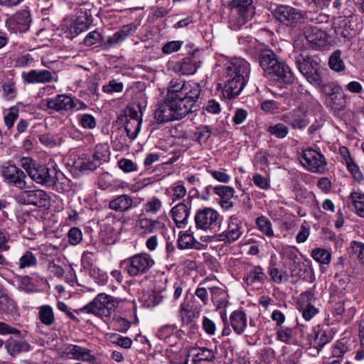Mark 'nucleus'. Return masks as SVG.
<instances>
[{
    "instance_id": "f257e3e1",
    "label": "nucleus",
    "mask_w": 364,
    "mask_h": 364,
    "mask_svg": "<svg viewBox=\"0 0 364 364\" xmlns=\"http://www.w3.org/2000/svg\"><path fill=\"white\" fill-rule=\"evenodd\" d=\"M200 92V86L197 82L172 79L167 87L164 102L155 111L157 123L164 124L186 117L193 109Z\"/></svg>"
},
{
    "instance_id": "f03ea898",
    "label": "nucleus",
    "mask_w": 364,
    "mask_h": 364,
    "mask_svg": "<svg viewBox=\"0 0 364 364\" xmlns=\"http://www.w3.org/2000/svg\"><path fill=\"white\" fill-rule=\"evenodd\" d=\"M29 177L38 184L58 191H64L70 183L63 172L45 164H38Z\"/></svg>"
},
{
    "instance_id": "7ed1b4c3",
    "label": "nucleus",
    "mask_w": 364,
    "mask_h": 364,
    "mask_svg": "<svg viewBox=\"0 0 364 364\" xmlns=\"http://www.w3.org/2000/svg\"><path fill=\"white\" fill-rule=\"evenodd\" d=\"M259 65L267 76L276 77L284 83L294 80V75L289 67L278 60L270 50L262 51L259 55Z\"/></svg>"
},
{
    "instance_id": "20e7f679",
    "label": "nucleus",
    "mask_w": 364,
    "mask_h": 364,
    "mask_svg": "<svg viewBox=\"0 0 364 364\" xmlns=\"http://www.w3.org/2000/svg\"><path fill=\"white\" fill-rule=\"evenodd\" d=\"M249 63L241 58L229 61V99L238 96L245 86L250 74Z\"/></svg>"
},
{
    "instance_id": "39448f33",
    "label": "nucleus",
    "mask_w": 364,
    "mask_h": 364,
    "mask_svg": "<svg viewBox=\"0 0 364 364\" xmlns=\"http://www.w3.org/2000/svg\"><path fill=\"white\" fill-rule=\"evenodd\" d=\"M120 299L100 293L87 305L75 310L77 314H92L100 317H108L119 306Z\"/></svg>"
},
{
    "instance_id": "423d86ee",
    "label": "nucleus",
    "mask_w": 364,
    "mask_h": 364,
    "mask_svg": "<svg viewBox=\"0 0 364 364\" xmlns=\"http://www.w3.org/2000/svg\"><path fill=\"white\" fill-rule=\"evenodd\" d=\"M154 264L153 257L147 252H142L122 260L119 267L129 277H137L149 272Z\"/></svg>"
},
{
    "instance_id": "0eeeda50",
    "label": "nucleus",
    "mask_w": 364,
    "mask_h": 364,
    "mask_svg": "<svg viewBox=\"0 0 364 364\" xmlns=\"http://www.w3.org/2000/svg\"><path fill=\"white\" fill-rule=\"evenodd\" d=\"M294 57L299 72L314 87L321 85V65L316 58L295 50Z\"/></svg>"
},
{
    "instance_id": "6e6552de",
    "label": "nucleus",
    "mask_w": 364,
    "mask_h": 364,
    "mask_svg": "<svg viewBox=\"0 0 364 364\" xmlns=\"http://www.w3.org/2000/svg\"><path fill=\"white\" fill-rule=\"evenodd\" d=\"M328 41L326 33L317 26H306L302 35L294 40L295 50L323 46Z\"/></svg>"
},
{
    "instance_id": "1a4fd4ad",
    "label": "nucleus",
    "mask_w": 364,
    "mask_h": 364,
    "mask_svg": "<svg viewBox=\"0 0 364 364\" xmlns=\"http://www.w3.org/2000/svg\"><path fill=\"white\" fill-rule=\"evenodd\" d=\"M0 176L4 183L21 191L28 188L27 174L11 161L4 162L0 166Z\"/></svg>"
},
{
    "instance_id": "9d476101",
    "label": "nucleus",
    "mask_w": 364,
    "mask_h": 364,
    "mask_svg": "<svg viewBox=\"0 0 364 364\" xmlns=\"http://www.w3.org/2000/svg\"><path fill=\"white\" fill-rule=\"evenodd\" d=\"M230 6L231 27L239 29L252 18V0H232Z\"/></svg>"
},
{
    "instance_id": "9b49d317",
    "label": "nucleus",
    "mask_w": 364,
    "mask_h": 364,
    "mask_svg": "<svg viewBox=\"0 0 364 364\" xmlns=\"http://www.w3.org/2000/svg\"><path fill=\"white\" fill-rule=\"evenodd\" d=\"M300 162L307 171L311 173L323 174L328 171L324 156L320 151L313 149H306L303 151L300 156Z\"/></svg>"
},
{
    "instance_id": "f8f14e48",
    "label": "nucleus",
    "mask_w": 364,
    "mask_h": 364,
    "mask_svg": "<svg viewBox=\"0 0 364 364\" xmlns=\"http://www.w3.org/2000/svg\"><path fill=\"white\" fill-rule=\"evenodd\" d=\"M17 200L22 204L45 208L49 205L50 198L45 191L41 189H24L19 193Z\"/></svg>"
},
{
    "instance_id": "ddd939ff",
    "label": "nucleus",
    "mask_w": 364,
    "mask_h": 364,
    "mask_svg": "<svg viewBox=\"0 0 364 364\" xmlns=\"http://www.w3.org/2000/svg\"><path fill=\"white\" fill-rule=\"evenodd\" d=\"M282 260L290 269L292 277H299L303 274L299 250L292 246H283L279 250Z\"/></svg>"
},
{
    "instance_id": "4468645a",
    "label": "nucleus",
    "mask_w": 364,
    "mask_h": 364,
    "mask_svg": "<svg viewBox=\"0 0 364 364\" xmlns=\"http://www.w3.org/2000/svg\"><path fill=\"white\" fill-rule=\"evenodd\" d=\"M32 21L30 10L26 8L20 10L8 18L5 25L8 29L25 32L28 30Z\"/></svg>"
},
{
    "instance_id": "2eb2a0df",
    "label": "nucleus",
    "mask_w": 364,
    "mask_h": 364,
    "mask_svg": "<svg viewBox=\"0 0 364 364\" xmlns=\"http://www.w3.org/2000/svg\"><path fill=\"white\" fill-rule=\"evenodd\" d=\"M282 120L289 124L294 129H303L309 124L307 110L304 107H299L282 116Z\"/></svg>"
},
{
    "instance_id": "dca6fc26",
    "label": "nucleus",
    "mask_w": 364,
    "mask_h": 364,
    "mask_svg": "<svg viewBox=\"0 0 364 364\" xmlns=\"http://www.w3.org/2000/svg\"><path fill=\"white\" fill-rule=\"evenodd\" d=\"M274 16L281 23L287 26H294L301 22L304 17L300 10L284 5L277 6Z\"/></svg>"
},
{
    "instance_id": "f3484780",
    "label": "nucleus",
    "mask_w": 364,
    "mask_h": 364,
    "mask_svg": "<svg viewBox=\"0 0 364 364\" xmlns=\"http://www.w3.org/2000/svg\"><path fill=\"white\" fill-rule=\"evenodd\" d=\"M191 204L190 197L187 201L183 200L174 205L171 210V214L176 225L178 228H184L188 222L191 213Z\"/></svg>"
},
{
    "instance_id": "a211bd4d",
    "label": "nucleus",
    "mask_w": 364,
    "mask_h": 364,
    "mask_svg": "<svg viewBox=\"0 0 364 364\" xmlns=\"http://www.w3.org/2000/svg\"><path fill=\"white\" fill-rule=\"evenodd\" d=\"M218 213L211 208H204L198 210L195 215L196 228L203 230H208L216 223Z\"/></svg>"
},
{
    "instance_id": "6ab92c4d",
    "label": "nucleus",
    "mask_w": 364,
    "mask_h": 364,
    "mask_svg": "<svg viewBox=\"0 0 364 364\" xmlns=\"http://www.w3.org/2000/svg\"><path fill=\"white\" fill-rule=\"evenodd\" d=\"M164 227L165 224L159 219L147 218L144 216V213L139 215L135 223V229L141 235L153 233L156 229H162Z\"/></svg>"
},
{
    "instance_id": "aec40b11",
    "label": "nucleus",
    "mask_w": 364,
    "mask_h": 364,
    "mask_svg": "<svg viewBox=\"0 0 364 364\" xmlns=\"http://www.w3.org/2000/svg\"><path fill=\"white\" fill-rule=\"evenodd\" d=\"M72 97L70 95L60 94L46 100L49 109L57 112L72 111Z\"/></svg>"
},
{
    "instance_id": "412c9836",
    "label": "nucleus",
    "mask_w": 364,
    "mask_h": 364,
    "mask_svg": "<svg viewBox=\"0 0 364 364\" xmlns=\"http://www.w3.org/2000/svg\"><path fill=\"white\" fill-rule=\"evenodd\" d=\"M65 36L73 39L87 28L82 18H66L63 23Z\"/></svg>"
},
{
    "instance_id": "4be33fe9",
    "label": "nucleus",
    "mask_w": 364,
    "mask_h": 364,
    "mask_svg": "<svg viewBox=\"0 0 364 364\" xmlns=\"http://www.w3.org/2000/svg\"><path fill=\"white\" fill-rule=\"evenodd\" d=\"M24 82L29 84L47 83L53 80L52 73L47 70H31L21 74Z\"/></svg>"
},
{
    "instance_id": "5701e85b",
    "label": "nucleus",
    "mask_w": 364,
    "mask_h": 364,
    "mask_svg": "<svg viewBox=\"0 0 364 364\" xmlns=\"http://www.w3.org/2000/svg\"><path fill=\"white\" fill-rule=\"evenodd\" d=\"M5 349L11 356L16 357L21 353L31 351L32 346L24 339L11 337L5 341Z\"/></svg>"
},
{
    "instance_id": "b1692460",
    "label": "nucleus",
    "mask_w": 364,
    "mask_h": 364,
    "mask_svg": "<svg viewBox=\"0 0 364 364\" xmlns=\"http://www.w3.org/2000/svg\"><path fill=\"white\" fill-rule=\"evenodd\" d=\"M133 203L134 200L131 196L128 194H122L117 196L110 200L108 207L109 209L115 212L124 213L132 209Z\"/></svg>"
},
{
    "instance_id": "393cba45",
    "label": "nucleus",
    "mask_w": 364,
    "mask_h": 364,
    "mask_svg": "<svg viewBox=\"0 0 364 364\" xmlns=\"http://www.w3.org/2000/svg\"><path fill=\"white\" fill-rule=\"evenodd\" d=\"M65 353L71 359L92 363L95 360L89 349L76 345H68L65 348Z\"/></svg>"
},
{
    "instance_id": "a878e982",
    "label": "nucleus",
    "mask_w": 364,
    "mask_h": 364,
    "mask_svg": "<svg viewBox=\"0 0 364 364\" xmlns=\"http://www.w3.org/2000/svg\"><path fill=\"white\" fill-rule=\"evenodd\" d=\"M111 139L113 149L116 151L125 150L131 141L123 128H117L113 131Z\"/></svg>"
},
{
    "instance_id": "bb28decb",
    "label": "nucleus",
    "mask_w": 364,
    "mask_h": 364,
    "mask_svg": "<svg viewBox=\"0 0 364 364\" xmlns=\"http://www.w3.org/2000/svg\"><path fill=\"white\" fill-rule=\"evenodd\" d=\"M215 358L213 350L206 348H193L188 354L186 362L197 364L202 361H211Z\"/></svg>"
},
{
    "instance_id": "cd10ccee",
    "label": "nucleus",
    "mask_w": 364,
    "mask_h": 364,
    "mask_svg": "<svg viewBox=\"0 0 364 364\" xmlns=\"http://www.w3.org/2000/svg\"><path fill=\"white\" fill-rule=\"evenodd\" d=\"M177 327L173 324H166L161 326L157 332L156 336L166 343L171 346L176 343L178 335H177Z\"/></svg>"
},
{
    "instance_id": "c85d7f7f",
    "label": "nucleus",
    "mask_w": 364,
    "mask_h": 364,
    "mask_svg": "<svg viewBox=\"0 0 364 364\" xmlns=\"http://www.w3.org/2000/svg\"><path fill=\"white\" fill-rule=\"evenodd\" d=\"M200 66V62L195 56H188L178 64V72L181 75H193Z\"/></svg>"
},
{
    "instance_id": "c756f323",
    "label": "nucleus",
    "mask_w": 364,
    "mask_h": 364,
    "mask_svg": "<svg viewBox=\"0 0 364 364\" xmlns=\"http://www.w3.org/2000/svg\"><path fill=\"white\" fill-rule=\"evenodd\" d=\"M133 32L131 25L124 26L121 30L117 31L112 36H109L105 43L108 48L115 46L122 43L125 38Z\"/></svg>"
},
{
    "instance_id": "7c9ffc66",
    "label": "nucleus",
    "mask_w": 364,
    "mask_h": 364,
    "mask_svg": "<svg viewBox=\"0 0 364 364\" xmlns=\"http://www.w3.org/2000/svg\"><path fill=\"white\" fill-rule=\"evenodd\" d=\"M267 279V276L263 269L259 267H254L247 273L245 280L248 285L255 284H262Z\"/></svg>"
},
{
    "instance_id": "2f4dec72",
    "label": "nucleus",
    "mask_w": 364,
    "mask_h": 364,
    "mask_svg": "<svg viewBox=\"0 0 364 364\" xmlns=\"http://www.w3.org/2000/svg\"><path fill=\"white\" fill-rule=\"evenodd\" d=\"M210 289L211 294V298L213 301L218 302L217 307L219 309V314L225 323L226 320V311L225 307L226 306V302L223 301H218L219 296H222L225 293V289L219 287H208Z\"/></svg>"
},
{
    "instance_id": "473e14b6",
    "label": "nucleus",
    "mask_w": 364,
    "mask_h": 364,
    "mask_svg": "<svg viewBox=\"0 0 364 364\" xmlns=\"http://www.w3.org/2000/svg\"><path fill=\"white\" fill-rule=\"evenodd\" d=\"M349 198L358 215L364 218V193L360 191L352 192Z\"/></svg>"
},
{
    "instance_id": "72a5a7b5",
    "label": "nucleus",
    "mask_w": 364,
    "mask_h": 364,
    "mask_svg": "<svg viewBox=\"0 0 364 364\" xmlns=\"http://www.w3.org/2000/svg\"><path fill=\"white\" fill-rule=\"evenodd\" d=\"M106 339L110 343L124 349H129L132 345V340L127 336H122L118 333H107Z\"/></svg>"
},
{
    "instance_id": "f704fd0d",
    "label": "nucleus",
    "mask_w": 364,
    "mask_h": 364,
    "mask_svg": "<svg viewBox=\"0 0 364 364\" xmlns=\"http://www.w3.org/2000/svg\"><path fill=\"white\" fill-rule=\"evenodd\" d=\"M231 325L237 333L243 331L247 325L245 314L242 311H234L230 316Z\"/></svg>"
},
{
    "instance_id": "c9c22d12",
    "label": "nucleus",
    "mask_w": 364,
    "mask_h": 364,
    "mask_svg": "<svg viewBox=\"0 0 364 364\" xmlns=\"http://www.w3.org/2000/svg\"><path fill=\"white\" fill-rule=\"evenodd\" d=\"M124 128L125 132L129 139L132 141L136 138L140 132L141 122L136 119H126Z\"/></svg>"
},
{
    "instance_id": "e433bc0d",
    "label": "nucleus",
    "mask_w": 364,
    "mask_h": 364,
    "mask_svg": "<svg viewBox=\"0 0 364 364\" xmlns=\"http://www.w3.org/2000/svg\"><path fill=\"white\" fill-rule=\"evenodd\" d=\"M213 189L214 193L218 196L215 200L221 205L223 209L228 210V186L224 185H218L206 188Z\"/></svg>"
},
{
    "instance_id": "4c0bfd02",
    "label": "nucleus",
    "mask_w": 364,
    "mask_h": 364,
    "mask_svg": "<svg viewBox=\"0 0 364 364\" xmlns=\"http://www.w3.org/2000/svg\"><path fill=\"white\" fill-rule=\"evenodd\" d=\"M167 192L171 197L173 202L182 199L187 194L186 188L181 181L175 182L167 190Z\"/></svg>"
},
{
    "instance_id": "58836bf2",
    "label": "nucleus",
    "mask_w": 364,
    "mask_h": 364,
    "mask_svg": "<svg viewBox=\"0 0 364 364\" xmlns=\"http://www.w3.org/2000/svg\"><path fill=\"white\" fill-rule=\"evenodd\" d=\"M343 156L348 170L350 171L353 178L355 181L360 182L363 179V175L358 166L350 157L349 153L347 150L346 151V154H343Z\"/></svg>"
},
{
    "instance_id": "ea45409f",
    "label": "nucleus",
    "mask_w": 364,
    "mask_h": 364,
    "mask_svg": "<svg viewBox=\"0 0 364 364\" xmlns=\"http://www.w3.org/2000/svg\"><path fill=\"white\" fill-rule=\"evenodd\" d=\"M38 318L46 326H51L55 321L53 308L50 305H43L39 308Z\"/></svg>"
},
{
    "instance_id": "a19ab883",
    "label": "nucleus",
    "mask_w": 364,
    "mask_h": 364,
    "mask_svg": "<svg viewBox=\"0 0 364 364\" xmlns=\"http://www.w3.org/2000/svg\"><path fill=\"white\" fill-rule=\"evenodd\" d=\"M162 206V201L159 198L152 197L143 205L142 213L156 215L161 210Z\"/></svg>"
},
{
    "instance_id": "79ce46f5",
    "label": "nucleus",
    "mask_w": 364,
    "mask_h": 364,
    "mask_svg": "<svg viewBox=\"0 0 364 364\" xmlns=\"http://www.w3.org/2000/svg\"><path fill=\"white\" fill-rule=\"evenodd\" d=\"M109 154L108 145L106 144H99L95 146L93 159L101 165L109 160Z\"/></svg>"
},
{
    "instance_id": "37998d69",
    "label": "nucleus",
    "mask_w": 364,
    "mask_h": 364,
    "mask_svg": "<svg viewBox=\"0 0 364 364\" xmlns=\"http://www.w3.org/2000/svg\"><path fill=\"white\" fill-rule=\"evenodd\" d=\"M256 225L257 229L267 237L272 238L274 236L272 223L266 217H258L256 220Z\"/></svg>"
},
{
    "instance_id": "c03bdc74",
    "label": "nucleus",
    "mask_w": 364,
    "mask_h": 364,
    "mask_svg": "<svg viewBox=\"0 0 364 364\" xmlns=\"http://www.w3.org/2000/svg\"><path fill=\"white\" fill-rule=\"evenodd\" d=\"M4 122L8 129H11L16 119L18 118L19 109L16 106L6 109L4 112Z\"/></svg>"
},
{
    "instance_id": "a18cd8bd",
    "label": "nucleus",
    "mask_w": 364,
    "mask_h": 364,
    "mask_svg": "<svg viewBox=\"0 0 364 364\" xmlns=\"http://www.w3.org/2000/svg\"><path fill=\"white\" fill-rule=\"evenodd\" d=\"M326 100L329 105L337 109H342L346 106V95L342 88L338 91V94H333Z\"/></svg>"
},
{
    "instance_id": "49530a36",
    "label": "nucleus",
    "mask_w": 364,
    "mask_h": 364,
    "mask_svg": "<svg viewBox=\"0 0 364 364\" xmlns=\"http://www.w3.org/2000/svg\"><path fill=\"white\" fill-rule=\"evenodd\" d=\"M37 264L36 256L30 251H26L18 259L16 265L19 269L34 267Z\"/></svg>"
},
{
    "instance_id": "de8ad7c7",
    "label": "nucleus",
    "mask_w": 364,
    "mask_h": 364,
    "mask_svg": "<svg viewBox=\"0 0 364 364\" xmlns=\"http://www.w3.org/2000/svg\"><path fill=\"white\" fill-rule=\"evenodd\" d=\"M76 119L78 124L84 129H92L97 126L95 118L90 114H78Z\"/></svg>"
},
{
    "instance_id": "09e8293b",
    "label": "nucleus",
    "mask_w": 364,
    "mask_h": 364,
    "mask_svg": "<svg viewBox=\"0 0 364 364\" xmlns=\"http://www.w3.org/2000/svg\"><path fill=\"white\" fill-rule=\"evenodd\" d=\"M0 310L7 315H14L16 312L14 302L6 295L0 296Z\"/></svg>"
},
{
    "instance_id": "8fccbe9b",
    "label": "nucleus",
    "mask_w": 364,
    "mask_h": 364,
    "mask_svg": "<svg viewBox=\"0 0 364 364\" xmlns=\"http://www.w3.org/2000/svg\"><path fill=\"white\" fill-rule=\"evenodd\" d=\"M311 257L318 262L328 264L331 260V255L326 250L317 248L312 251Z\"/></svg>"
},
{
    "instance_id": "3c124183",
    "label": "nucleus",
    "mask_w": 364,
    "mask_h": 364,
    "mask_svg": "<svg viewBox=\"0 0 364 364\" xmlns=\"http://www.w3.org/2000/svg\"><path fill=\"white\" fill-rule=\"evenodd\" d=\"M268 132L279 139L284 138L289 133V129L287 125L283 123H277L271 125L267 128Z\"/></svg>"
},
{
    "instance_id": "603ef678",
    "label": "nucleus",
    "mask_w": 364,
    "mask_h": 364,
    "mask_svg": "<svg viewBox=\"0 0 364 364\" xmlns=\"http://www.w3.org/2000/svg\"><path fill=\"white\" fill-rule=\"evenodd\" d=\"M100 165L99 162L91 159H83L79 162H75V166L81 172L92 171L95 170Z\"/></svg>"
},
{
    "instance_id": "864d4df0",
    "label": "nucleus",
    "mask_w": 364,
    "mask_h": 364,
    "mask_svg": "<svg viewBox=\"0 0 364 364\" xmlns=\"http://www.w3.org/2000/svg\"><path fill=\"white\" fill-rule=\"evenodd\" d=\"M195 245V239L190 233L184 232L179 235L178 239V247L181 250L190 249L193 247Z\"/></svg>"
},
{
    "instance_id": "5fc2aeb1",
    "label": "nucleus",
    "mask_w": 364,
    "mask_h": 364,
    "mask_svg": "<svg viewBox=\"0 0 364 364\" xmlns=\"http://www.w3.org/2000/svg\"><path fill=\"white\" fill-rule=\"evenodd\" d=\"M299 309L301 311L303 318L306 321H310L318 313V309L315 307L313 304H300Z\"/></svg>"
},
{
    "instance_id": "6e6d98bb",
    "label": "nucleus",
    "mask_w": 364,
    "mask_h": 364,
    "mask_svg": "<svg viewBox=\"0 0 364 364\" xmlns=\"http://www.w3.org/2000/svg\"><path fill=\"white\" fill-rule=\"evenodd\" d=\"M123 89L124 84L121 82H117L115 80H112L108 84L102 86V91L108 95L122 92Z\"/></svg>"
},
{
    "instance_id": "4d7b16f0",
    "label": "nucleus",
    "mask_w": 364,
    "mask_h": 364,
    "mask_svg": "<svg viewBox=\"0 0 364 364\" xmlns=\"http://www.w3.org/2000/svg\"><path fill=\"white\" fill-rule=\"evenodd\" d=\"M328 65L330 68L337 72L344 69V63L340 57V52H334L329 58Z\"/></svg>"
},
{
    "instance_id": "13d9d810",
    "label": "nucleus",
    "mask_w": 364,
    "mask_h": 364,
    "mask_svg": "<svg viewBox=\"0 0 364 364\" xmlns=\"http://www.w3.org/2000/svg\"><path fill=\"white\" fill-rule=\"evenodd\" d=\"M19 164L26 172V173L29 176L31 173L36 167L38 163L30 157H21L19 159Z\"/></svg>"
},
{
    "instance_id": "bf43d9fd",
    "label": "nucleus",
    "mask_w": 364,
    "mask_h": 364,
    "mask_svg": "<svg viewBox=\"0 0 364 364\" xmlns=\"http://www.w3.org/2000/svg\"><path fill=\"white\" fill-rule=\"evenodd\" d=\"M211 131L207 126L200 127L197 128L194 136L196 140L200 144L205 143L208 139L210 136Z\"/></svg>"
},
{
    "instance_id": "052dcab7",
    "label": "nucleus",
    "mask_w": 364,
    "mask_h": 364,
    "mask_svg": "<svg viewBox=\"0 0 364 364\" xmlns=\"http://www.w3.org/2000/svg\"><path fill=\"white\" fill-rule=\"evenodd\" d=\"M68 237L70 245H77L82 240V232L78 228H72L68 232Z\"/></svg>"
},
{
    "instance_id": "680f3d73",
    "label": "nucleus",
    "mask_w": 364,
    "mask_h": 364,
    "mask_svg": "<svg viewBox=\"0 0 364 364\" xmlns=\"http://www.w3.org/2000/svg\"><path fill=\"white\" fill-rule=\"evenodd\" d=\"M269 274L272 281L277 284H280L288 279L287 272H282L277 267H271L269 270Z\"/></svg>"
},
{
    "instance_id": "e2e57ef3",
    "label": "nucleus",
    "mask_w": 364,
    "mask_h": 364,
    "mask_svg": "<svg viewBox=\"0 0 364 364\" xmlns=\"http://www.w3.org/2000/svg\"><path fill=\"white\" fill-rule=\"evenodd\" d=\"M102 39V33L99 31L95 30L90 31L86 35L84 38V43L87 46H91L100 42Z\"/></svg>"
},
{
    "instance_id": "0e129e2a",
    "label": "nucleus",
    "mask_w": 364,
    "mask_h": 364,
    "mask_svg": "<svg viewBox=\"0 0 364 364\" xmlns=\"http://www.w3.org/2000/svg\"><path fill=\"white\" fill-rule=\"evenodd\" d=\"M183 41H171L166 43L162 47V52L164 54L169 55L180 50Z\"/></svg>"
},
{
    "instance_id": "69168bd1",
    "label": "nucleus",
    "mask_w": 364,
    "mask_h": 364,
    "mask_svg": "<svg viewBox=\"0 0 364 364\" xmlns=\"http://www.w3.org/2000/svg\"><path fill=\"white\" fill-rule=\"evenodd\" d=\"M321 88L323 93L328 98L333 94H338V91L341 89V87L336 82H331L326 84H322L319 87Z\"/></svg>"
},
{
    "instance_id": "338daca9",
    "label": "nucleus",
    "mask_w": 364,
    "mask_h": 364,
    "mask_svg": "<svg viewBox=\"0 0 364 364\" xmlns=\"http://www.w3.org/2000/svg\"><path fill=\"white\" fill-rule=\"evenodd\" d=\"M277 338L284 343H289L292 338V331L291 328L281 326L277 331Z\"/></svg>"
},
{
    "instance_id": "774afa93",
    "label": "nucleus",
    "mask_w": 364,
    "mask_h": 364,
    "mask_svg": "<svg viewBox=\"0 0 364 364\" xmlns=\"http://www.w3.org/2000/svg\"><path fill=\"white\" fill-rule=\"evenodd\" d=\"M331 339V336L327 335L324 331H318L314 337V345L317 347H322L330 342Z\"/></svg>"
}]
</instances>
